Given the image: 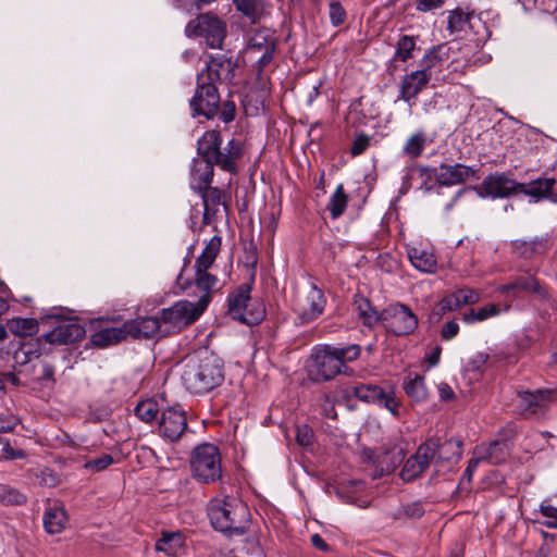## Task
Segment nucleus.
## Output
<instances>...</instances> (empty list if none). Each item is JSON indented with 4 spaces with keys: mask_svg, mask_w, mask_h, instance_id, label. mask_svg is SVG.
Listing matches in <instances>:
<instances>
[{
    "mask_svg": "<svg viewBox=\"0 0 557 557\" xmlns=\"http://www.w3.org/2000/svg\"><path fill=\"white\" fill-rule=\"evenodd\" d=\"M518 407L525 417L543 414L553 399L549 389L518 391Z\"/></svg>",
    "mask_w": 557,
    "mask_h": 557,
    "instance_id": "15",
    "label": "nucleus"
},
{
    "mask_svg": "<svg viewBox=\"0 0 557 557\" xmlns=\"http://www.w3.org/2000/svg\"><path fill=\"white\" fill-rule=\"evenodd\" d=\"M355 306L358 311V315L363 320L366 325L372 327L382 321L383 311H376L366 297L359 295L356 296Z\"/></svg>",
    "mask_w": 557,
    "mask_h": 557,
    "instance_id": "37",
    "label": "nucleus"
},
{
    "mask_svg": "<svg viewBox=\"0 0 557 557\" xmlns=\"http://www.w3.org/2000/svg\"><path fill=\"white\" fill-rule=\"evenodd\" d=\"M184 545L185 537L181 532H163L156 543V549L174 556Z\"/></svg>",
    "mask_w": 557,
    "mask_h": 557,
    "instance_id": "35",
    "label": "nucleus"
},
{
    "mask_svg": "<svg viewBox=\"0 0 557 557\" xmlns=\"http://www.w3.org/2000/svg\"><path fill=\"white\" fill-rule=\"evenodd\" d=\"M251 287L247 284L240 285L228 296V312L233 319L248 325H256L261 322L265 315V310L261 304H257L251 311H246V307L251 305Z\"/></svg>",
    "mask_w": 557,
    "mask_h": 557,
    "instance_id": "11",
    "label": "nucleus"
},
{
    "mask_svg": "<svg viewBox=\"0 0 557 557\" xmlns=\"http://www.w3.org/2000/svg\"><path fill=\"white\" fill-rule=\"evenodd\" d=\"M531 292L540 299L547 300L549 298L548 288L542 284L535 275L518 276L512 282L502 285L498 290L502 294H507L512 290Z\"/></svg>",
    "mask_w": 557,
    "mask_h": 557,
    "instance_id": "29",
    "label": "nucleus"
},
{
    "mask_svg": "<svg viewBox=\"0 0 557 557\" xmlns=\"http://www.w3.org/2000/svg\"><path fill=\"white\" fill-rule=\"evenodd\" d=\"M193 116L203 115L207 119L214 117L219 112L220 95L215 84L207 82L203 73L197 76L195 95L189 101Z\"/></svg>",
    "mask_w": 557,
    "mask_h": 557,
    "instance_id": "10",
    "label": "nucleus"
},
{
    "mask_svg": "<svg viewBox=\"0 0 557 557\" xmlns=\"http://www.w3.org/2000/svg\"><path fill=\"white\" fill-rule=\"evenodd\" d=\"M193 478L200 483H215L222 478V460L219 448L213 444L197 446L190 458Z\"/></svg>",
    "mask_w": 557,
    "mask_h": 557,
    "instance_id": "7",
    "label": "nucleus"
},
{
    "mask_svg": "<svg viewBox=\"0 0 557 557\" xmlns=\"http://www.w3.org/2000/svg\"><path fill=\"white\" fill-rule=\"evenodd\" d=\"M187 428L185 412L181 409L169 407L162 411L159 422L160 435L169 442L177 441Z\"/></svg>",
    "mask_w": 557,
    "mask_h": 557,
    "instance_id": "16",
    "label": "nucleus"
},
{
    "mask_svg": "<svg viewBox=\"0 0 557 557\" xmlns=\"http://www.w3.org/2000/svg\"><path fill=\"white\" fill-rule=\"evenodd\" d=\"M9 330L20 336L27 337L33 336L38 332V322L33 318H15L8 322Z\"/></svg>",
    "mask_w": 557,
    "mask_h": 557,
    "instance_id": "41",
    "label": "nucleus"
},
{
    "mask_svg": "<svg viewBox=\"0 0 557 557\" xmlns=\"http://www.w3.org/2000/svg\"><path fill=\"white\" fill-rule=\"evenodd\" d=\"M235 63L224 54L210 57L206 69L201 71L207 82L215 84L216 81H231L235 75Z\"/></svg>",
    "mask_w": 557,
    "mask_h": 557,
    "instance_id": "24",
    "label": "nucleus"
},
{
    "mask_svg": "<svg viewBox=\"0 0 557 557\" xmlns=\"http://www.w3.org/2000/svg\"><path fill=\"white\" fill-rule=\"evenodd\" d=\"M236 107L233 101H224L220 110V119L224 123H230L235 119Z\"/></svg>",
    "mask_w": 557,
    "mask_h": 557,
    "instance_id": "59",
    "label": "nucleus"
},
{
    "mask_svg": "<svg viewBox=\"0 0 557 557\" xmlns=\"http://www.w3.org/2000/svg\"><path fill=\"white\" fill-rule=\"evenodd\" d=\"M208 517L213 529L228 537L244 535L251 523L248 506L233 496L211 499L208 504Z\"/></svg>",
    "mask_w": 557,
    "mask_h": 557,
    "instance_id": "1",
    "label": "nucleus"
},
{
    "mask_svg": "<svg viewBox=\"0 0 557 557\" xmlns=\"http://www.w3.org/2000/svg\"><path fill=\"white\" fill-rule=\"evenodd\" d=\"M499 312L500 308L498 305L490 304L479 309H471L463 314L462 320L466 323L481 322L499 314Z\"/></svg>",
    "mask_w": 557,
    "mask_h": 557,
    "instance_id": "46",
    "label": "nucleus"
},
{
    "mask_svg": "<svg viewBox=\"0 0 557 557\" xmlns=\"http://www.w3.org/2000/svg\"><path fill=\"white\" fill-rule=\"evenodd\" d=\"M370 140L371 137L366 134L358 135L352 141L350 153L355 157L362 154L370 146Z\"/></svg>",
    "mask_w": 557,
    "mask_h": 557,
    "instance_id": "56",
    "label": "nucleus"
},
{
    "mask_svg": "<svg viewBox=\"0 0 557 557\" xmlns=\"http://www.w3.org/2000/svg\"><path fill=\"white\" fill-rule=\"evenodd\" d=\"M416 39L412 36L403 35L397 41L396 51L394 53L395 61L406 62L412 58L416 49Z\"/></svg>",
    "mask_w": 557,
    "mask_h": 557,
    "instance_id": "47",
    "label": "nucleus"
},
{
    "mask_svg": "<svg viewBox=\"0 0 557 557\" xmlns=\"http://www.w3.org/2000/svg\"><path fill=\"white\" fill-rule=\"evenodd\" d=\"M206 309V299L196 301L180 300L173 306L162 309L161 319L164 323H170L174 326L188 325L195 322Z\"/></svg>",
    "mask_w": 557,
    "mask_h": 557,
    "instance_id": "14",
    "label": "nucleus"
},
{
    "mask_svg": "<svg viewBox=\"0 0 557 557\" xmlns=\"http://www.w3.org/2000/svg\"><path fill=\"white\" fill-rule=\"evenodd\" d=\"M446 0H418L416 3V9L419 12H432L434 10L441 9L445 4Z\"/></svg>",
    "mask_w": 557,
    "mask_h": 557,
    "instance_id": "58",
    "label": "nucleus"
},
{
    "mask_svg": "<svg viewBox=\"0 0 557 557\" xmlns=\"http://www.w3.org/2000/svg\"><path fill=\"white\" fill-rule=\"evenodd\" d=\"M112 463H113L112 456L109 454H103L98 458L87 461L84 465V467H85V469L90 470L92 472H100V471L107 469Z\"/></svg>",
    "mask_w": 557,
    "mask_h": 557,
    "instance_id": "53",
    "label": "nucleus"
},
{
    "mask_svg": "<svg viewBox=\"0 0 557 557\" xmlns=\"http://www.w3.org/2000/svg\"><path fill=\"white\" fill-rule=\"evenodd\" d=\"M23 458H25V453L22 449L13 448L8 442L3 444L0 453V459L15 460Z\"/></svg>",
    "mask_w": 557,
    "mask_h": 557,
    "instance_id": "57",
    "label": "nucleus"
},
{
    "mask_svg": "<svg viewBox=\"0 0 557 557\" xmlns=\"http://www.w3.org/2000/svg\"><path fill=\"white\" fill-rule=\"evenodd\" d=\"M188 37H202L211 48H220L225 38V24L209 13L200 14L185 27Z\"/></svg>",
    "mask_w": 557,
    "mask_h": 557,
    "instance_id": "12",
    "label": "nucleus"
},
{
    "mask_svg": "<svg viewBox=\"0 0 557 557\" xmlns=\"http://www.w3.org/2000/svg\"><path fill=\"white\" fill-rule=\"evenodd\" d=\"M438 394H440L441 400H444V401L453 399V397L455 395L454 391L447 383H441L438 385Z\"/></svg>",
    "mask_w": 557,
    "mask_h": 557,
    "instance_id": "63",
    "label": "nucleus"
},
{
    "mask_svg": "<svg viewBox=\"0 0 557 557\" xmlns=\"http://www.w3.org/2000/svg\"><path fill=\"white\" fill-rule=\"evenodd\" d=\"M555 185L556 180L554 177H540L528 184L518 183V193L529 196L530 202L536 203L546 199L557 203V193L553 191Z\"/></svg>",
    "mask_w": 557,
    "mask_h": 557,
    "instance_id": "19",
    "label": "nucleus"
},
{
    "mask_svg": "<svg viewBox=\"0 0 557 557\" xmlns=\"http://www.w3.org/2000/svg\"><path fill=\"white\" fill-rule=\"evenodd\" d=\"M312 441H313V432L309 425L302 424V425L297 426L296 442L300 446H309V445H311Z\"/></svg>",
    "mask_w": 557,
    "mask_h": 557,
    "instance_id": "55",
    "label": "nucleus"
},
{
    "mask_svg": "<svg viewBox=\"0 0 557 557\" xmlns=\"http://www.w3.org/2000/svg\"><path fill=\"white\" fill-rule=\"evenodd\" d=\"M222 138L219 131L211 129L206 132L198 139V154L206 160L214 161L221 170L236 173V161L243 153L242 143L235 138L227 141L221 149Z\"/></svg>",
    "mask_w": 557,
    "mask_h": 557,
    "instance_id": "5",
    "label": "nucleus"
},
{
    "mask_svg": "<svg viewBox=\"0 0 557 557\" xmlns=\"http://www.w3.org/2000/svg\"><path fill=\"white\" fill-rule=\"evenodd\" d=\"M126 337L124 331V323L121 327H107L100 330L91 335V343L98 347H107L109 345L119 343Z\"/></svg>",
    "mask_w": 557,
    "mask_h": 557,
    "instance_id": "40",
    "label": "nucleus"
},
{
    "mask_svg": "<svg viewBox=\"0 0 557 557\" xmlns=\"http://www.w3.org/2000/svg\"><path fill=\"white\" fill-rule=\"evenodd\" d=\"M85 333V329L79 323L66 321L44 334V338L50 345H69L83 339Z\"/></svg>",
    "mask_w": 557,
    "mask_h": 557,
    "instance_id": "23",
    "label": "nucleus"
},
{
    "mask_svg": "<svg viewBox=\"0 0 557 557\" xmlns=\"http://www.w3.org/2000/svg\"><path fill=\"white\" fill-rule=\"evenodd\" d=\"M347 205L348 195L345 193L344 185L339 184L331 196L326 209L330 211L331 218L336 220L345 212Z\"/></svg>",
    "mask_w": 557,
    "mask_h": 557,
    "instance_id": "42",
    "label": "nucleus"
},
{
    "mask_svg": "<svg viewBox=\"0 0 557 557\" xmlns=\"http://www.w3.org/2000/svg\"><path fill=\"white\" fill-rule=\"evenodd\" d=\"M548 236L534 237L532 239H515L511 242L512 252L523 259H532L542 256L550 248Z\"/></svg>",
    "mask_w": 557,
    "mask_h": 557,
    "instance_id": "28",
    "label": "nucleus"
},
{
    "mask_svg": "<svg viewBox=\"0 0 557 557\" xmlns=\"http://www.w3.org/2000/svg\"><path fill=\"white\" fill-rule=\"evenodd\" d=\"M431 143L432 140L428 138L423 131H418L408 137L403 147V153L410 159H417Z\"/></svg>",
    "mask_w": 557,
    "mask_h": 557,
    "instance_id": "36",
    "label": "nucleus"
},
{
    "mask_svg": "<svg viewBox=\"0 0 557 557\" xmlns=\"http://www.w3.org/2000/svg\"><path fill=\"white\" fill-rule=\"evenodd\" d=\"M330 21L333 26L342 25L346 20V11L343 5L337 1H332L330 3Z\"/></svg>",
    "mask_w": 557,
    "mask_h": 557,
    "instance_id": "54",
    "label": "nucleus"
},
{
    "mask_svg": "<svg viewBox=\"0 0 557 557\" xmlns=\"http://www.w3.org/2000/svg\"><path fill=\"white\" fill-rule=\"evenodd\" d=\"M201 195L205 213L203 221L210 222V220L219 211V208L223 205V195L218 187H207L206 189L198 191Z\"/></svg>",
    "mask_w": 557,
    "mask_h": 557,
    "instance_id": "34",
    "label": "nucleus"
},
{
    "mask_svg": "<svg viewBox=\"0 0 557 557\" xmlns=\"http://www.w3.org/2000/svg\"><path fill=\"white\" fill-rule=\"evenodd\" d=\"M425 443L434 444L432 461L456 463L462 455V443L456 438H449L441 442L440 438H430Z\"/></svg>",
    "mask_w": 557,
    "mask_h": 557,
    "instance_id": "26",
    "label": "nucleus"
},
{
    "mask_svg": "<svg viewBox=\"0 0 557 557\" xmlns=\"http://www.w3.org/2000/svg\"><path fill=\"white\" fill-rule=\"evenodd\" d=\"M517 193L518 182L505 174L488 175L480 186V194L492 198H505Z\"/></svg>",
    "mask_w": 557,
    "mask_h": 557,
    "instance_id": "21",
    "label": "nucleus"
},
{
    "mask_svg": "<svg viewBox=\"0 0 557 557\" xmlns=\"http://www.w3.org/2000/svg\"><path fill=\"white\" fill-rule=\"evenodd\" d=\"M539 510L545 518L542 523L547 528L557 529V507L544 500L541 503Z\"/></svg>",
    "mask_w": 557,
    "mask_h": 557,
    "instance_id": "50",
    "label": "nucleus"
},
{
    "mask_svg": "<svg viewBox=\"0 0 557 557\" xmlns=\"http://www.w3.org/2000/svg\"><path fill=\"white\" fill-rule=\"evenodd\" d=\"M347 394L367 404H374L387 409L394 417H399L400 401L392 387L383 388L376 384L358 383L347 388Z\"/></svg>",
    "mask_w": 557,
    "mask_h": 557,
    "instance_id": "9",
    "label": "nucleus"
},
{
    "mask_svg": "<svg viewBox=\"0 0 557 557\" xmlns=\"http://www.w3.org/2000/svg\"><path fill=\"white\" fill-rule=\"evenodd\" d=\"M44 335L36 339L24 342L15 351L14 358L20 363H27L33 359L39 358L42 354H47Z\"/></svg>",
    "mask_w": 557,
    "mask_h": 557,
    "instance_id": "33",
    "label": "nucleus"
},
{
    "mask_svg": "<svg viewBox=\"0 0 557 557\" xmlns=\"http://www.w3.org/2000/svg\"><path fill=\"white\" fill-rule=\"evenodd\" d=\"M18 423L17 418L14 416L0 417V426H4L5 430H0V433H8L14 430Z\"/></svg>",
    "mask_w": 557,
    "mask_h": 557,
    "instance_id": "61",
    "label": "nucleus"
},
{
    "mask_svg": "<svg viewBox=\"0 0 557 557\" xmlns=\"http://www.w3.org/2000/svg\"><path fill=\"white\" fill-rule=\"evenodd\" d=\"M221 242L220 236H213L197 257L194 265V281L183 282V273H180L177 276V284L184 289L190 288L191 292L189 295L197 297V300L206 299V307L209 306L212 300V295L219 289L218 277L209 273V269L212 267L220 252Z\"/></svg>",
    "mask_w": 557,
    "mask_h": 557,
    "instance_id": "3",
    "label": "nucleus"
},
{
    "mask_svg": "<svg viewBox=\"0 0 557 557\" xmlns=\"http://www.w3.org/2000/svg\"><path fill=\"white\" fill-rule=\"evenodd\" d=\"M66 520L67 516L63 508H50L44 515L45 530L50 534H58L65 528Z\"/></svg>",
    "mask_w": 557,
    "mask_h": 557,
    "instance_id": "38",
    "label": "nucleus"
},
{
    "mask_svg": "<svg viewBox=\"0 0 557 557\" xmlns=\"http://www.w3.org/2000/svg\"><path fill=\"white\" fill-rule=\"evenodd\" d=\"M458 298L460 308L466 305H474L480 300V295L472 288H459L454 292Z\"/></svg>",
    "mask_w": 557,
    "mask_h": 557,
    "instance_id": "52",
    "label": "nucleus"
},
{
    "mask_svg": "<svg viewBox=\"0 0 557 557\" xmlns=\"http://www.w3.org/2000/svg\"><path fill=\"white\" fill-rule=\"evenodd\" d=\"M25 496L16 490L1 485L0 486V500L4 504L21 505L25 502Z\"/></svg>",
    "mask_w": 557,
    "mask_h": 557,
    "instance_id": "51",
    "label": "nucleus"
},
{
    "mask_svg": "<svg viewBox=\"0 0 557 557\" xmlns=\"http://www.w3.org/2000/svg\"><path fill=\"white\" fill-rule=\"evenodd\" d=\"M326 298L322 289L314 283L310 284L306 298L299 306V319L302 323H309L319 318L325 308Z\"/></svg>",
    "mask_w": 557,
    "mask_h": 557,
    "instance_id": "20",
    "label": "nucleus"
},
{
    "mask_svg": "<svg viewBox=\"0 0 557 557\" xmlns=\"http://www.w3.org/2000/svg\"><path fill=\"white\" fill-rule=\"evenodd\" d=\"M381 322L388 332L397 336L409 335L418 327L417 315L403 304L391 305L384 309Z\"/></svg>",
    "mask_w": 557,
    "mask_h": 557,
    "instance_id": "13",
    "label": "nucleus"
},
{
    "mask_svg": "<svg viewBox=\"0 0 557 557\" xmlns=\"http://www.w3.org/2000/svg\"><path fill=\"white\" fill-rule=\"evenodd\" d=\"M474 455L488 463L499 465L509 456V444L506 440H495L488 445L476 446Z\"/></svg>",
    "mask_w": 557,
    "mask_h": 557,
    "instance_id": "31",
    "label": "nucleus"
},
{
    "mask_svg": "<svg viewBox=\"0 0 557 557\" xmlns=\"http://www.w3.org/2000/svg\"><path fill=\"white\" fill-rule=\"evenodd\" d=\"M450 55V47L447 44H440L425 50L423 58L420 61V65L424 73L432 76L436 73H441L444 70L445 64L448 62Z\"/></svg>",
    "mask_w": 557,
    "mask_h": 557,
    "instance_id": "25",
    "label": "nucleus"
},
{
    "mask_svg": "<svg viewBox=\"0 0 557 557\" xmlns=\"http://www.w3.org/2000/svg\"><path fill=\"white\" fill-rule=\"evenodd\" d=\"M214 161L206 159H194L190 169V187L201 191L210 186L213 177Z\"/></svg>",
    "mask_w": 557,
    "mask_h": 557,
    "instance_id": "30",
    "label": "nucleus"
},
{
    "mask_svg": "<svg viewBox=\"0 0 557 557\" xmlns=\"http://www.w3.org/2000/svg\"><path fill=\"white\" fill-rule=\"evenodd\" d=\"M459 332V325L456 321L446 322L441 331V336L445 341L453 339Z\"/></svg>",
    "mask_w": 557,
    "mask_h": 557,
    "instance_id": "60",
    "label": "nucleus"
},
{
    "mask_svg": "<svg viewBox=\"0 0 557 557\" xmlns=\"http://www.w3.org/2000/svg\"><path fill=\"white\" fill-rule=\"evenodd\" d=\"M367 458L376 467L380 474L393 472L404 460V449L397 445L382 447L377 453L372 450L364 453Z\"/></svg>",
    "mask_w": 557,
    "mask_h": 557,
    "instance_id": "17",
    "label": "nucleus"
},
{
    "mask_svg": "<svg viewBox=\"0 0 557 557\" xmlns=\"http://www.w3.org/2000/svg\"><path fill=\"white\" fill-rule=\"evenodd\" d=\"M475 171L468 165L456 163L453 165L441 164L440 171L431 169L429 166L412 164L405 169L404 186L410 187L411 181L414 176L421 178L422 184H426V181L435 175L436 182L441 186H453L465 183L470 177L474 176Z\"/></svg>",
    "mask_w": 557,
    "mask_h": 557,
    "instance_id": "6",
    "label": "nucleus"
},
{
    "mask_svg": "<svg viewBox=\"0 0 557 557\" xmlns=\"http://www.w3.org/2000/svg\"><path fill=\"white\" fill-rule=\"evenodd\" d=\"M158 411V405L152 399L138 403L134 409L136 417L146 423H150L156 420Z\"/></svg>",
    "mask_w": 557,
    "mask_h": 557,
    "instance_id": "48",
    "label": "nucleus"
},
{
    "mask_svg": "<svg viewBox=\"0 0 557 557\" xmlns=\"http://www.w3.org/2000/svg\"><path fill=\"white\" fill-rule=\"evenodd\" d=\"M488 358L490 357H488L487 354H485V352H478L470 360L469 366L471 367L472 370H480L481 367H483L487 362Z\"/></svg>",
    "mask_w": 557,
    "mask_h": 557,
    "instance_id": "62",
    "label": "nucleus"
},
{
    "mask_svg": "<svg viewBox=\"0 0 557 557\" xmlns=\"http://www.w3.org/2000/svg\"><path fill=\"white\" fill-rule=\"evenodd\" d=\"M434 447L435 446L432 443L421 444L416 454L405 461L400 472V478L408 482L418 478L423 471H425L432 461Z\"/></svg>",
    "mask_w": 557,
    "mask_h": 557,
    "instance_id": "18",
    "label": "nucleus"
},
{
    "mask_svg": "<svg viewBox=\"0 0 557 557\" xmlns=\"http://www.w3.org/2000/svg\"><path fill=\"white\" fill-rule=\"evenodd\" d=\"M224 381L223 361L214 354L205 351L190 358L182 373L185 388L195 395L207 394Z\"/></svg>",
    "mask_w": 557,
    "mask_h": 557,
    "instance_id": "2",
    "label": "nucleus"
},
{
    "mask_svg": "<svg viewBox=\"0 0 557 557\" xmlns=\"http://www.w3.org/2000/svg\"><path fill=\"white\" fill-rule=\"evenodd\" d=\"M161 326L158 317H140L124 322L126 336L133 338H152L158 334Z\"/></svg>",
    "mask_w": 557,
    "mask_h": 557,
    "instance_id": "27",
    "label": "nucleus"
},
{
    "mask_svg": "<svg viewBox=\"0 0 557 557\" xmlns=\"http://www.w3.org/2000/svg\"><path fill=\"white\" fill-rule=\"evenodd\" d=\"M458 298L455 293L445 296L443 299L438 301V304L434 307L432 314L442 317L446 312L455 311L459 309Z\"/></svg>",
    "mask_w": 557,
    "mask_h": 557,
    "instance_id": "49",
    "label": "nucleus"
},
{
    "mask_svg": "<svg viewBox=\"0 0 557 557\" xmlns=\"http://www.w3.org/2000/svg\"><path fill=\"white\" fill-rule=\"evenodd\" d=\"M236 9L256 23L263 14V0H233Z\"/></svg>",
    "mask_w": 557,
    "mask_h": 557,
    "instance_id": "43",
    "label": "nucleus"
},
{
    "mask_svg": "<svg viewBox=\"0 0 557 557\" xmlns=\"http://www.w3.org/2000/svg\"><path fill=\"white\" fill-rule=\"evenodd\" d=\"M472 14L457 8L448 12L447 30L450 34L460 33L469 25Z\"/></svg>",
    "mask_w": 557,
    "mask_h": 557,
    "instance_id": "44",
    "label": "nucleus"
},
{
    "mask_svg": "<svg viewBox=\"0 0 557 557\" xmlns=\"http://www.w3.org/2000/svg\"><path fill=\"white\" fill-rule=\"evenodd\" d=\"M361 348L359 345L348 346L324 345L312 355L313 372L318 380L330 381L339 374L345 362H351L359 358Z\"/></svg>",
    "mask_w": 557,
    "mask_h": 557,
    "instance_id": "4",
    "label": "nucleus"
},
{
    "mask_svg": "<svg viewBox=\"0 0 557 557\" xmlns=\"http://www.w3.org/2000/svg\"><path fill=\"white\" fill-rule=\"evenodd\" d=\"M407 255L410 263L419 271L424 273H433L436 270L437 263L434 253L421 246L409 247Z\"/></svg>",
    "mask_w": 557,
    "mask_h": 557,
    "instance_id": "32",
    "label": "nucleus"
},
{
    "mask_svg": "<svg viewBox=\"0 0 557 557\" xmlns=\"http://www.w3.org/2000/svg\"><path fill=\"white\" fill-rule=\"evenodd\" d=\"M404 389L408 397L416 403H423L429 397L424 377L419 374H416L413 377L409 375L404 383Z\"/></svg>",
    "mask_w": 557,
    "mask_h": 557,
    "instance_id": "39",
    "label": "nucleus"
},
{
    "mask_svg": "<svg viewBox=\"0 0 557 557\" xmlns=\"http://www.w3.org/2000/svg\"><path fill=\"white\" fill-rule=\"evenodd\" d=\"M246 55L253 60L258 76L273 60L276 50L275 33L267 27L255 28L247 32Z\"/></svg>",
    "mask_w": 557,
    "mask_h": 557,
    "instance_id": "8",
    "label": "nucleus"
},
{
    "mask_svg": "<svg viewBox=\"0 0 557 557\" xmlns=\"http://www.w3.org/2000/svg\"><path fill=\"white\" fill-rule=\"evenodd\" d=\"M430 81L429 74L422 70L406 74L400 83L398 99L409 103L410 107L413 106V100L428 86Z\"/></svg>",
    "mask_w": 557,
    "mask_h": 557,
    "instance_id": "22",
    "label": "nucleus"
},
{
    "mask_svg": "<svg viewBox=\"0 0 557 557\" xmlns=\"http://www.w3.org/2000/svg\"><path fill=\"white\" fill-rule=\"evenodd\" d=\"M424 508L420 502L400 505L389 512L394 520L419 519L423 516Z\"/></svg>",
    "mask_w": 557,
    "mask_h": 557,
    "instance_id": "45",
    "label": "nucleus"
},
{
    "mask_svg": "<svg viewBox=\"0 0 557 557\" xmlns=\"http://www.w3.org/2000/svg\"><path fill=\"white\" fill-rule=\"evenodd\" d=\"M310 540H311V544L317 549H320L321 552H329L330 550L329 544L318 533L312 534Z\"/></svg>",
    "mask_w": 557,
    "mask_h": 557,
    "instance_id": "64",
    "label": "nucleus"
}]
</instances>
